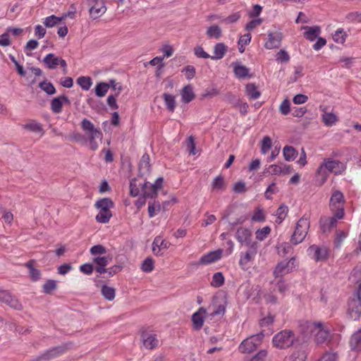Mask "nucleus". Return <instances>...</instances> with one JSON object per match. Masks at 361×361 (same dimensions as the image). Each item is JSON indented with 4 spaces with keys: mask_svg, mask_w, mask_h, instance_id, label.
Returning a JSON list of instances; mask_svg holds the SVG:
<instances>
[{
    "mask_svg": "<svg viewBox=\"0 0 361 361\" xmlns=\"http://www.w3.org/2000/svg\"><path fill=\"white\" fill-rule=\"evenodd\" d=\"M81 128L85 132L88 137V140L85 135L79 133H75L71 135V140L81 144H85L87 141L90 143V149L92 151L97 149L99 144L97 139L100 141L102 139V133L99 129L94 127V124L88 119L84 118L81 121Z\"/></svg>",
    "mask_w": 361,
    "mask_h": 361,
    "instance_id": "1",
    "label": "nucleus"
},
{
    "mask_svg": "<svg viewBox=\"0 0 361 361\" xmlns=\"http://www.w3.org/2000/svg\"><path fill=\"white\" fill-rule=\"evenodd\" d=\"M99 209V213L96 216V220L99 223L106 224L112 216L111 209L114 207L113 201L108 197L99 200L94 204Z\"/></svg>",
    "mask_w": 361,
    "mask_h": 361,
    "instance_id": "2",
    "label": "nucleus"
},
{
    "mask_svg": "<svg viewBox=\"0 0 361 361\" xmlns=\"http://www.w3.org/2000/svg\"><path fill=\"white\" fill-rule=\"evenodd\" d=\"M295 341V334L290 330H283L279 332L272 339L274 346L279 349L289 348L294 344Z\"/></svg>",
    "mask_w": 361,
    "mask_h": 361,
    "instance_id": "3",
    "label": "nucleus"
},
{
    "mask_svg": "<svg viewBox=\"0 0 361 361\" xmlns=\"http://www.w3.org/2000/svg\"><path fill=\"white\" fill-rule=\"evenodd\" d=\"M310 228V221L307 218H300L295 226V231L291 236L290 242L293 245L302 243L305 238Z\"/></svg>",
    "mask_w": 361,
    "mask_h": 361,
    "instance_id": "4",
    "label": "nucleus"
},
{
    "mask_svg": "<svg viewBox=\"0 0 361 361\" xmlns=\"http://www.w3.org/2000/svg\"><path fill=\"white\" fill-rule=\"evenodd\" d=\"M344 197L341 192L335 191L331 197L329 207L334 215L338 219L344 216Z\"/></svg>",
    "mask_w": 361,
    "mask_h": 361,
    "instance_id": "5",
    "label": "nucleus"
},
{
    "mask_svg": "<svg viewBox=\"0 0 361 361\" xmlns=\"http://www.w3.org/2000/svg\"><path fill=\"white\" fill-rule=\"evenodd\" d=\"M264 336V334L261 332L245 339L239 345V351L242 353H252L261 345Z\"/></svg>",
    "mask_w": 361,
    "mask_h": 361,
    "instance_id": "6",
    "label": "nucleus"
},
{
    "mask_svg": "<svg viewBox=\"0 0 361 361\" xmlns=\"http://www.w3.org/2000/svg\"><path fill=\"white\" fill-rule=\"evenodd\" d=\"M343 168V165L341 161L331 159H325L317 169V172L320 176H326L327 172L337 174L341 172Z\"/></svg>",
    "mask_w": 361,
    "mask_h": 361,
    "instance_id": "7",
    "label": "nucleus"
},
{
    "mask_svg": "<svg viewBox=\"0 0 361 361\" xmlns=\"http://www.w3.org/2000/svg\"><path fill=\"white\" fill-rule=\"evenodd\" d=\"M252 231L247 228L240 227L237 229L235 233L236 240L242 245H246L250 248H253L256 245V243L252 240Z\"/></svg>",
    "mask_w": 361,
    "mask_h": 361,
    "instance_id": "8",
    "label": "nucleus"
},
{
    "mask_svg": "<svg viewBox=\"0 0 361 361\" xmlns=\"http://www.w3.org/2000/svg\"><path fill=\"white\" fill-rule=\"evenodd\" d=\"M226 297L223 295H216L212 298V301L209 307V310H212L211 316H216L224 314L226 310Z\"/></svg>",
    "mask_w": 361,
    "mask_h": 361,
    "instance_id": "9",
    "label": "nucleus"
},
{
    "mask_svg": "<svg viewBox=\"0 0 361 361\" xmlns=\"http://www.w3.org/2000/svg\"><path fill=\"white\" fill-rule=\"evenodd\" d=\"M348 313L350 317L356 321L361 317V298L359 296V289H357L355 298L348 302Z\"/></svg>",
    "mask_w": 361,
    "mask_h": 361,
    "instance_id": "10",
    "label": "nucleus"
},
{
    "mask_svg": "<svg viewBox=\"0 0 361 361\" xmlns=\"http://www.w3.org/2000/svg\"><path fill=\"white\" fill-rule=\"evenodd\" d=\"M308 255L316 262H322L327 259L329 250L325 246L311 245L307 249Z\"/></svg>",
    "mask_w": 361,
    "mask_h": 361,
    "instance_id": "11",
    "label": "nucleus"
},
{
    "mask_svg": "<svg viewBox=\"0 0 361 361\" xmlns=\"http://www.w3.org/2000/svg\"><path fill=\"white\" fill-rule=\"evenodd\" d=\"M88 4L90 6V14L94 19H97L106 11L104 2L102 0H88Z\"/></svg>",
    "mask_w": 361,
    "mask_h": 361,
    "instance_id": "12",
    "label": "nucleus"
},
{
    "mask_svg": "<svg viewBox=\"0 0 361 361\" xmlns=\"http://www.w3.org/2000/svg\"><path fill=\"white\" fill-rule=\"evenodd\" d=\"M319 326L320 322H313L307 320L300 321L299 324L300 331L305 337L314 334Z\"/></svg>",
    "mask_w": 361,
    "mask_h": 361,
    "instance_id": "13",
    "label": "nucleus"
},
{
    "mask_svg": "<svg viewBox=\"0 0 361 361\" xmlns=\"http://www.w3.org/2000/svg\"><path fill=\"white\" fill-rule=\"evenodd\" d=\"M295 258H291L288 262L283 261L278 263L274 271L275 277L281 278L285 274L289 273L293 269V267L290 265L293 264Z\"/></svg>",
    "mask_w": 361,
    "mask_h": 361,
    "instance_id": "14",
    "label": "nucleus"
},
{
    "mask_svg": "<svg viewBox=\"0 0 361 361\" xmlns=\"http://www.w3.org/2000/svg\"><path fill=\"white\" fill-rule=\"evenodd\" d=\"M282 33L280 32H269L268 33V40L264 47L267 49H277L281 46L282 40Z\"/></svg>",
    "mask_w": 361,
    "mask_h": 361,
    "instance_id": "15",
    "label": "nucleus"
},
{
    "mask_svg": "<svg viewBox=\"0 0 361 361\" xmlns=\"http://www.w3.org/2000/svg\"><path fill=\"white\" fill-rule=\"evenodd\" d=\"M0 301L6 303L16 310H20L23 307L19 301L6 290H0Z\"/></svg>",
    "mask_w": 361,
    "mask_h": 361,
    "instance_id": "16",
    "label": "nucleus"
},
{
    "mask_svg": "<svg viewBox=\"0 0 361 361\" xmlns=\"http://www.w3.org/2000/svg\"><path fill=\"white\" fill-rule=\"evenodd\" d=\"M70 100L68 97L64 94L54 98L51 101V109L54 114H59L62 111L63 104H70Z\"/></svg>",
    "mask_w": 361,
    "mask_h": 361,
    "instance_id": "17",
    "label": "nucleus"
},
{
    "mask_svg": "<svg viewBox=\"0 0 361 361\" xmlns=\"http://www.w3.org/2000/svg\"><path fill=\"white\" fill-rule=\"evenodd\" d=\"M207 314V310L204 307H200L197 312L194 313L192 316V322L195 330H200L203 326L204 319L203 315Z\"/></svg>",
    "mask_w": 361,
    "mask_h": 361,
    "instance_id": "18",
    "label": "nucleus"
},
{
    "mask_svg": "<svg viewBox=\"0 0 361 361\" xmlns=\"http://www.w3.org/2000/svg\"><path fill=\"white\" fill-rule=\"evenodd\" d=\"M222 250H217L212 251L206 255H204L200 259V263L202 264H209L214 263L221 258Z\"/></svg>",
    "mask_w": 361,
    "mask_h": 361,
    "instance_id": "19",
    "label": "nucleus"
},
{
    "mask_svg": "<svg viewBox=\"0 0 361 361\" xmlns=\"http://www.w3.org/2000/svg\"><path fill=\"white\" fill-rule=\"evenodd\" d=\"M314 334L315 337L314 341L318 345L324 344L329 340V331L324 328V325L322 322H320L319 328H317Z\"/></svg>",
    "mask_w": 361,
    "mask_h": 361,
    "instance_id": "20",
    "label": "nucleus"
},
{
    "mask_svg": "<svg viewBox=\"0 0 361 361\" xmlns=\"http://www.w3.org/2000/svg\"><path fill=\"white\" fill-rule=\"evenodd\" d=\"M142 343L147 349H153L158 345L159 341L155 334H151L146 331L142 334Z\"/></svg>",
    "mask_w": 361,
    "mask_h": 361,
    "instance_id": "21",
    "label": "nucleus"
},
{
    "mask_svg": "<svg viewBox=\"0 0 361 361\" xmlns=\"http://www.w3.org/2000/svg\"><path fill=\"white\" fill-rule=\"evenodd\" d=\"M349 345L351 350L361 351V328L353 334L350 338Z\"/></svg>",
    "mask_w": 361,
    "mask_h": 361,
    "instance_id": "22",
    "label": "nucleus"
},
{
    "mask_svg": "<svg viewBox=\"0 0 361 361\" xmlns=\"http://www.w3.org/2000/svg\"><path fill=\"white\" fill-rule=\"evenodd\" d=\"M321 229L324 233L329 231L337 223V218L332 217H322L319 221Z\"/></svg>",
    "mask_w": 361,
    "mask_h": 361,
    "instance_id": "23",
    "label": "nucleus"
},
{
    "mask_svg": "<svg viewBox=\"0 0 361 361\" xmlns=\"http://www.w3.org/2000/svg\"><path fill=\"white\" fill-rule=\"evenodd\" d=\"M149 161V155L146 153L144 154L139 163V172L142 176L150 172L151 166Z\"/></svg>",
    "mask_w": 361,
    "mask_h": 361,
    "instance_id": "24",
    "label": "nucleus"
},
{
    "mask_svg": "<svg viewBox=\"0 0 361 361\" xmlns=\"http://www.w3.org/2000/svg\"><path fill=\"white\" fill-rule=\"evenodd\" d=\"M158 189L154 184H149L145 180L142 184V192L146 197L154 198L157 196Z\"/></svg>",
    "mask_w": 361,
    "mask_h": 361,
    "instance_id": "25",
    "label": "nucleus"
},
{
    "mask_svg": "<svg viewBox=\"0 0 361 361\" xmlns=\"http://www.w3.org/2000/svg\"><path fill=\"white\" fill-rule=\"evenodd\" d=\"M303 29L307 30V31L304 33L305 37L311 42L317 39L319 35L321 32V29L319 26H305L303 27Z\"/></svg>",
    "mask_w": 361,
    "mask_h": 361,
    "instance_id": "26",
    "label": "nucleus"
},
{
    "mask_svg": "<svg viewBox=\"0 0 361 361\" xmlns=\"http://www.w3.org/2000/svg\"><path fill=\"white\" fill-rule=\"evenodd\" d=\"M228 47L225 44L219 42L215 44L214 47V55L211 56L212 60L221 59L227 51Z\"/></svg>",
    "mask_w": 361,
    "mask_h": 361,
    "instance_id": "27",
    "label": "nucleus"
},
{
    "mask_svg": "<svg viewBox=\"0 0 361 361\" xmlns=\"http://www.w3.org/2000/svg\"><path fill=\"white\" fill-rule=\"evenodd\" d=\"M180 95L182 97V101L185 104H188L194 99L195 95L193 92V88L191 85H185L181 92Z\"/></svg>",
    "mask_w": 361,
    "mask_h": 361,
    "instance_id": "28",
    "label": "nucleus"
},
{
    "mask_svg": "<svg viewBox=\"0 0 361 361\" xmlns=\"http://www.w3.org/2000/svg\"><path fill=\"white\" fill-rule=\"evenodd\" d=\"M60 57L56 56L54 54H48L42 60V62L49 69H55L59 66Z\"/></svg>",
    "mask_w": 361,
    "mask_h": 361,
    "instance_id": "29",
    "label": "nucleus"
},
{
    "mask_svg": "<svg viewBox=\"0 0 361 361\" xmlns=\"http://www.w3.org/2000/svg\"><path fill=\"white\" fill-rule=\"evenodd\" d=\"M235 75L238 78H245L249 75V68L239 63H233Z\"/></svg>",
    "mask_w": 361,
    "mask_h": 361,
    "instance_id": "30",
    "label": "nucleus"
},
{
    "mask_svg": "<svg viewBox=\"0 0 361 361\" xmlns=\"http://www.w3.org/2000/svg\"><path fill=\"white\" fill-rule=\"evenodd\" d=\"M283 154L286 161H290L295 160L298 156V151L295 147L286 145L283 149Z\"/></svg>",
    "mask_w": 361,
    "mask_h": 361,
    "instance_id": "31",
    "label": "nucleus"
},
{
    "mask_svg": "<svg viewBox=\"0 0 361 361\" xmlns=\"http://www.w3.org/2000/svg\"><path fill=\"white\" fill-rule=\"evenodd\" d=\"M224 178L221 176L216 177L212 183V191H223L226 189Z\"/></svg>",
    "mask_w": 361,
    "mask_h": 361,
    "instance_id": "32",
    "label": "nucleus"
},
{
    "mask_svg": "<svg viewBox=\"0 0 361 361\" xmlns=\"http://www.w3.org/2000/svg\"><path fill=\"white\" fill-rule=\"evenodd\" d=\"M245 91L247 95L252 99H258L261 93L257 90V86L254 83H249L246 85Z\"/></svg>",
    "mask_w": 361,
    "mask_h": 361,
    "instance_id": "33",
    "label": "nucleus"
},
{
    "mask_svg": "<svg viewBox=\"0 0 361 361\" xmlns=\"http://www.w3.org/2000/svg\"><path fill=\"white\" fill-rule=\"evenodd\" d=\"M138 181L137 178H134L130 183V193L133 197L137 196L140 191L142 192L143 183L140 182L137 183Z\"/></svg>",
    "mask_w": 361,
    "mask_h": 361,
    "instance_id": "34",
    "label": "nucleus"
},
{
    "mask_svg": "<svg viewBox=\"0 0 361 361\" xmlns=\"http://www.w3.org/2000/svg\"><path fill=\"white\" fill-rule=\"evenodd\" d=\"M163 98L167 109L171 112L174 111L176 108L175 97L172 94L164 93L163 94Z\"/></svg>",
    "mask_w": 361,
    "mask_h": 361,
    "instance_id": "35",
    "label": "nucleus"
},
{
    "mask_svg": "<svg viewBox=\"0 0 361 361\" xmlns=\"http://www.w3.org/2000/svg\"><path fill=\"white\" fill-rule=\"evenodd\" d=\"M206 34L209 38L218 39L221 36V30L218 25H212L207 28Z\"/></svg>",
    "mask_w": 361,
    "mask_h": 361,
    "instance_id": "36",
    "label": "nucleus"
},
{
    "mask_svg": "<svg viewBox=\"0 0 361 361\" xmlns=\"http://www.w3.org/2000/svg\"><path fill=\"white\" fill-rule=\"evenodd\" d=\"M259 291V290L258 289V286L255 287L254 286L247 284L245 286L244 293L247 300L252 298L254 300L255 297L258 295Z\"/></svg>",
    "mask_w": 361,
    "mask_h": 361,
    "instance_id": "37",
    "label": "nucleus"
},
{
    "mask_svg": "<svg viewBox=\"0 0 361 361\" xmlns=\"http://www.w3.org/2000/svg\"><path fill=\"white\" fill-rule=\"evenodd\" d=\"M102 295L108 300H113L115 298V289L106 285L102 287Z\"/></svg>",
    "mask_w": 361,
    "mask_h": 361,
    "instance_id": "38",
    "label": "nucleus"
},
{
    "mask_svg": "<svg viewBox=\"0 0 361 361\" xmlns=\"http://www.w3.org/2000/svg\"><path fill=\"white\" fill-rule=\"evenodd\" d=\"M160 210H161V204H160L159 202L155 201V200L149 202L148 213H149V217L152 218V217L154 216L157 214V212H159Z\"/></svg>",
    "mask_w": 361,
    "mask_h": 361,
    "instance_id": "39",
    "label": "nucleus"
},
{
    "mask_svg": "<svg viewBox=\"0 0 361 361\" xmlns=\"http://www.w3.org/2000/svg\"><path fill=\"white\" fill-rule=\"evenodd\" d=\"M77 83L84 90H89L92 85V79L90 77L80 76L77 79Z\"/></svg>",
    "mask_w": 361,
    "mask_h": 361,
    "instance_id": "40",
    "label": "nucleus"
},
{
    "mask_svg": "<svg viewBox=\"0 0 361 361\" xmlns=\"http://www.w3.org/2000/svg\"><path fill=\"white\" fill-rule=\"evenodd\" d=\"M121 90H122V87L121 85H119V87L118 88V92L115 94H111L108 97L107 100H106L107 104L109 106V107L111 109L116 110V109H118V106L116 103V97L120 94Z\"/></svg>",
    "mask_w": 361,
    "mask_h": 361,
    "instance_id": "41",
    "label": "nucleus"
},
{
    "mask_svg": "<svg viewBox=\"0 0 361 361\" xmlns=\"http://www.w3.org/2000/svg\"><path fill=\"white\" fill-rule=\"evenodd\" d=\"M337 121V116L333 113H324L322 115V121L326 126H333Z\"/></svg>",
    "mask_w": 361,
    "mask_h": 361,
    "instance_id": "42",
    "label": "nucleus"
},
{
    "mask_svg": "<svg viewBox=\"0 0 361 361\" xmlns=\"http://www.w3.org/2000/svg\"><path fill=\"white\" fill-rule=\"evenodd\" d=\"M224 283V276L221 272H216L212 277L211 285L215 288H219Z\"/></svg>",
    "mask_w": 361,
    "mask_h": 361,
    "instance_id": "43",
    "label": "nucleus"
},
{
    "mask_svg": "<svg viewBox=\"0 0 361 361\" xmlns=\"http://www.w3.org/2000/svg\"><path fill=\"white\" fill-rule=\"evenodd\" d=\"M109 89V85L106 82H99L95 87V94L99 97L105 96Z\"/></svg>",
    "mask_w": 361,
    "mask_h": 361,
    "instance_id": "44",
    "label": "nucleus"
},
{
    "mask_svg": "<svg viewBox=\"0 0 361 361\" xmlns=\"http://www.w3.org/2000/svg\"><path fill=\"white\" fill-rule=\"evenodd\" d=\"M63 18V17L59 18L54 15H51L45 18V20L44 21V24L47 27H52L59 24Z\"/></svg>",
    "mask_w": 361,
    "mask_h": 361,
    "instance_id": "45",
    "label": "nucleus"
},
{
    "mask_svg": "<svg viewBox=\"0 0 361 361\" xmlns=\"http://www.w3.org/2000/svg\"><path fill=\"white\" fill-rule=\"evenodd\" d=\"M39 87L49 95L56 93V89L53 84L50 82L42 81L39 84Z\"/></svg>",
    "mask_w": 361,
    "mask_h": 361,
    "instance_id": "46",
    "label": "nucleus"
},
{
    "mask_svg": "<svg viewBox=\"0 0 361 361\" xmlns=\"http://www.w3.org/2000/svg\"><path fill=\"white\" fill-rule=\"evenodd\" d=\"M256 252H257V251H256V245H255V246H254L253 248H250V250L247 251L245 253L244 256L240 258V264L243 265V264H247L248 262H250L252 259V257L256 254Z\"/></svg>",
    "mask_w": 361,
    "mask_h": 361,
    "instance_id": "47",
    "label": "nucleus"
},
{
    "mask_svg": "<svg viewBox=\"0 0 361 361\" xmlns=\"http://www.w3.org/2000/svg\"><path fill=\"white\" fill-rule=\"evenodd\" d=\"M288 212V208L287 206L281 205L278 208L276 211V222L278 224H281L285 219L286 216H287Z\"/></svg>",
    "mask_w": 361,
    "mask_h": 361,
    "instance_id": "48",
    "label": "nucleus"
},
{
    "mask_svg": "<svg viewBox=\"0 0 361 361\" xmlns=\"http://www.w3.org/2000/svg\"><path fill=\"white\" fill-rule=\"evenodd\" d=\"M268 352L266 350H261L247 361H267Z\"/></svg>",
    "mask_w": 361,
    "mask_h": 361,
    "instance_id": "49",
    "label": "nucleus"
},
{
    "mask_svg": "<svg viewBox=\"0 0 361 361\" xmlns=\"http://www.w3.org/2000/svg\"><path fill=\"white\" fill-rule=\"evenodd\" d=\"M154 268V260L151 257L146 258L141 265L142 270L147 273L151 272Z\"/></svg>",
    "mask_w": 361,
    "mask_h": 361,
    "instance_id": "50",
    "label": "nucleus"
},
{
    "mask_svg": "<svg viewBox=\"0 0 361 361\" xmlns=\"http://www.w3.org/2000/svg\"><path fill=\"white\" fill-rule=\"evenodd\" d=\"M271 228L269 226H265L261 229H258L256 231V238L260 241L264 240L267 235L270 233Z\"/></svg>",
    "mask_w": 361,
    "mask_h": 361,
    "instance_id": "51",
    "label": "nucleus"
},
{
    "mask_svg": "<svg viewBox=\"0 0 361 361\" xmlns=\"http://www.w3.org/2000/svg\"><path fill=\"white\" fill-rule=\"evenodd\" d=\"M271 139L269 136H265L262 140L261 152L265 154L271 147Z\"/></svg>",
    "mask_w": 361,
    "mask_h": 361,
    "instance_id": "52",
    "label": "nucleus"
},
{
    "mask_svg": "<svg viewBox=\"0 0 361 361\" xmlns=\"http://www.w3.org/2000/svg\"><path fill=\"white\" fill-rule=\"evenodd\" d=\"M346 34L343 29H338L333 36L334 40L336 43L343 44L345 41Z\"/></svg>",
    "mask_w": 361,
    "mask_h": 361,
    "instance_id": "53",
    "label": "nucleus"
},
{
    "mask_svg": "<svg viewBox=\"0 0 361 361\" xmlns=\"http://www.w3.org/2000/svg\"><path fill=\"white\" fill-rule=\"evenodd\" d=\"M111 260V258L109 256H105L94 257L92 262L97 266L106 267Z\"/></svg>",
    "mask_w": 361,
    "mask_h": 361,
    "instance_id": "54",
    "label": "nucleus"
},
{
    "mask_svg": "<svg viewBox=\"0 0 361 361\" xmlns=\"http://www.w3.org/2000/svg\"><path fill=\"white\" fill-rule=\"evenodd\" d=\"M24 128L35 133H41L43 130L42 126L39 123L35 122L26 123L24 125Z\"/></svg>",
    "mask_w": 361,
    "mask_h": 361,
    "instance_id": "55",
    "label": "nucleus"
},
{
    "mask_svg": "<svg viewBox=\"0 0 361 361\" xmlns=\"http://www.w3.org/2000/svg\"><path fill=\"white\" fill-rule=\"evenodd\" d=\"M56 288V283L54 280H48L43 286V291L47 294L51 293Z\"/></svg>",
    "mask_w": 361,
    "mask_h": 361,
    "instance_id": "56",
    "label": "nucleus"
},
{
    "mask_svg": "<svg viewBox=\"0 0 361 361\" xmlns=\"http://www.w3.org/2000/svg\"><path fill=\"white\" fill-rule=\"evenodd\" d=\"M305 356L304 352L296 351L290 357H286L284 361H304Z\"/></svg>",
    "mask_w": 361,
    "mask_h": 361,
    "instance_id": "57",
    "label": "nucleus"
},
{
    "mask_svg": "<svg viewBox=\"0 0 361 361\" xmlns=\"http://www.w3.org/2000/svg\"><path fill=\"white\" fill-rule=\"evenodd\" d=\"M252 221L256 222H262L265 220V216L263 210L260 208H257L252 216Z\"/></svg>",
    "mask_w": 361,
    "mask_h": 361,
    "instance_id": "58",
    "label": "nucleus"
},
{
    "mask_svg": "<svg viewBox=\"0 0 361 361\" xmlns=\"http://www.w3.org/2000/svg\"><path fill=\"white\" fill-rule=\"evenodd\" d=\"M194 54L198 58L208 59L211 58V56L204 51L201 46H197L194 48Z\"/></svg>",
    "mask_w": 361,
    "mask_h": 361,
    "instance_id": "59",
    "label": "nucleus"
},
{
    "mask_svg": "<svg viewBox=\"0 0 361 361\" xmlns=\"http://www.w3.org/2000/svg\"><path fill=\"white\" fill-rule=\"evenodd\" d=\"M169 243L161 238L159 236H157L154 238L152 245H155L157 247H160V249L166 250L169 247Z\"/></svg>",
    "mask_w": 361,
    "mask_h": 361,
    "instance_id": "60",
    "label": "nucleus"
},
{
    "mask_svg": "<svg viewBox=\"0 0 361 361\" xmlns=\"http://www.w3.org/2000/svg\"><path fill=\"white\" fill-rule=\"evenodd\" d=\"M346 19L349 22H361V12H351L347 14Z\"/></svg>",
    "mask_w": 361,
    "mask_h": 361,
    "instance_id": "61",
    "label": "nucleus"
},
{
    "mask_svg": "<svg viewBox=\"0 0 361 361\" xmlns=\"http://www.w3.org/2000/svg\"><path fill=\"white\" fill-rule=\"evenodd\" d=\"M290 101L284 99L279 106V111L283 115H288L290 112Z\"/></svg>",
    "mask_w": 361,
    "mask_h": 361,
    "instance_id": "62",
    "label": "nucleus"
},
{
    "mask_svg": "<svg viewBox=\"0 0 361 361\" xmlns=\"http://www.w3.org/2000/svg\"><path fill=\"white\" fill-rule=\"evenodd\" d=\"M106 252V248L102 245H94L90 248V253L92 255L105 254Z\"/></svg>",
    "mask_w": 361,
    "mask_h": 361,
    "instance_id": "63",
    "label": "nucleus"
},
{
    "mask_svg": "<svg viewBox=\"0 0 361 361\" xmlns=\"http://www.w3.org/2000/svg\"><path fill=\"white\" fill-rule=\"evenodd\" d=\"M38 45H39V43L37 40H35V39L29 40L25 47V51L26 52V54L27 56H30L31 54L27 53V51H32V50L35 49L38 47Z\"/></svg>",
    "mask_w": 361,
    "mask_h": 361,
    "instance_id": "64",
    "label": "nucleus"
}]
</instances>
